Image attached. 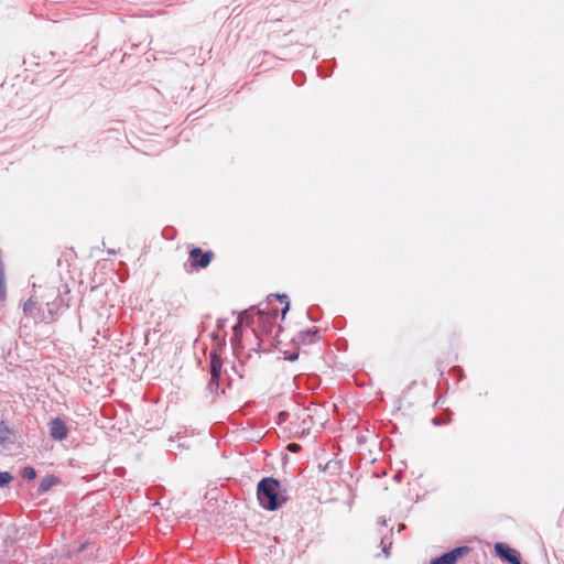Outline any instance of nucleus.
Instances as JSON below:
<instances>
[{"instance_id": "423d86ee", "label": "nucleus", "mask_w": 564, "mask_h": 564, "mask_svg": "<svg viewBox=\"0 0 564 564\" xmlns=\"http://www.w3.org/2000/svg\"><path fill=\"white\" fill-rule=\"evenodd\" d=\"M48 432L52 440L62 442L67 438L69 430L62 417L55 416L48 422Z\"/></svg>"}, {"instance_id": "6ab92c4d", "label": "nucleus", "mask_w": 564, "mask_h": 564, "mask_svg": "<svg viewBox=\"0 0 564 564\" xmlns=\"http://www.w3.org/2000/svg\"><path fill=\"white\" fill-rule=\"evenodd\" d=\"M299 358V352H290L284 357L285 360L295 361Z\"/></svg>"}, {"instance_id": "5701e85b", "label": "nucleus", "mask_w": 564, "mask_h": 564, "mask_svg": "<svg viewBox=\"0 0 564 564\" xmlns=\"http://www.w3.org/2000/svg\"><path fill=\"white\" fill-rule=\"evenodd\" d=\"M318 73H319V76H322V77H328L330 75V70L327 72V73H322V68L321 67H318Z\"/></svg>"}, {"instance_id": "412c9836", "label": "nucleus", "mask_w": 564, "mask_h": 564, "mask_svg": "<svg viewBox=\"0 0 564 564\" xmlns=\"http://www.w3.org/2000/svg\"><path fill=\"white\" fill-rule=\"evenodd\" d=\"M432 423H433L434 425H442V424L444 423V421H443L440 416H434V417L432 419Z\"/></svg>"}, {"instance_id": "9d476101", "label": "nucleus", "mask_w": 564, "mask_h": 564, "mask_svg": "<svg viewBox=\"0 0 564 564\" xmlns=\"http://www.w3.org/2000/svg\"><path fill=\"white\" fill-rule=\"evenodd\" d=\"M59 482V479L54 476V475H48V476H45L40 485H39V488H37V491L40 494H44L46 491H48L53 486H55L56 484Z\"/></svg>"}, {"instance_id": "2eb2a0df", "label": "nucleus", "mask_w": 564, "mask_h": 564, "mask_svg": "<svg viewBox=\"0 0 564 564\" xmlns=\"http://www.w3.org/2000/svg\"><path fill=\"white\" fill-rule=\"evenodd\" d=\"M305 75L303 72H295L292 79L296 86H302L304 83Z\"/></svg>"}, {"instance_id": "4be33fe9", "label": "nucleus", "mask_w": 564, "mask_h": 564, "mask_svg": "<svg viewBox=\"0 0 564 564\" xmlns=\"http://www.w3.org/2000/svg\"><path fill=\"white\" fill-rule=\"evenodd\" d=\"M289 308H290V302H286V304L284 305V307L282 308V312H281L282 313V317L285 316V314L288 313Z\"/></svg>"}, {"instance_id": "20e7f679", "label": "nucleus", "mask_w": 564, "mask_h": 564, "mask_svg": "<svg viewBox=\"0 0 564 564\" xmlns=\"http://www.w3.org/2000/svg\"><path fill=\"white\" fill-rule=\"evenodd\" d=\"M469 552L470 547L467 545L456 546L448 552L432 558L430 564H456L459 558H463Z\"/></svg>"}, {"instance_id": "a211bd4d", "label": "nucleus", "mask_w": 564, "mask_h": 564, "mask_svg": "<svg viewBox=\"0 0 564 564\" xmlns=\"http://www.w3.org/2000/svg\"><path fill=\"white\" fill-rule=\"evenodd\" d=\"M381 546H382V552L384 553L386 556H389L390 552V546L386 544V538H382L381 540Z\"/></svg>"}, {"instance_id": "b1692460", "label": "nucleus", "mask_w": 564, "mask_h": 564, "mask_svg": "<svg viewBox=\"0 0 564 564\" xmlns=\"http://www.w3.org/2000/svg\"><path fill=\"white\" fill-rule=\"evenodd\" d=\"M289 447L291 451H294L295 447H299V445L293 443V444H290Z\"/></svg>"}, {"instance_id": "f257e3e1", "label": "nucleus", "mask_w": 564, "mask_h": 564, "mask_svg": "<svg viewBox=\"0 0 564 564\" xmlns=\"http://www.w3.org/2000/svg\"><path fill=\"white\" fill-rule=\"evenodd\" d=\"M257 498L259 505L269 511L278 510L288 501L286 491L274 477H264L258 482Z\"/></svg>"}, {"instance_id": "1a4fd4ad", "label": "nucleus", "mask_w": 564, "mask_h": 564, "mask_svg": "<svg viewBox=\"0 0 564 564\" xmlns=\"http://www.w3.org/2000/svg\"><path fill=\"white\" fill-rule=\"evenodd\" d=\"M319 339V330L317 327L301 330L294 337V341L300 345H312Z\"/></svg>"}, {"instance_id": "0eeeda50", "label": "nucleus", "mask_w": 564, "mask_h": 564, "mask_svg": "<svg viewBox=\"0 0 564 564\" xmlns=\"http://www.w3.org/2000/svg\"><path fill=\"white\" fill-rule=\"evenodd\" d=\"M495 553L498 557L509 564H522L521 556L518 551L508 544L499 542L495 544Z\"/></svg>"}, {"instance_id": "7ed1b4c3", "label": "nucleus", "mask_w": 564, "mask_h": 564, "mask_svg": "<svg viewBox=\"0 0 564 564\" xmlns=\"http://www.w3.org/2000/svg\"><path fill=\"white\" fill-rule=\"evenodd\" d=\"M276 317V307H270L269 304H265L264 308L258 307L257 316H250V323L257 324L263 329V332L269 333L274 325Z\"/></svg>"}, {"instance_id": "4468645a", "label": "nucleus", "mask_w": 564, "mask_h": 564, "mask_svg": "<svg viewBox=\"0 0 564 564\" xmlns=\"http://www.w3.org/2000/svg\"><path fill=\"white\" fill-rule=\"evenodd\" d=\"M35 307H36V302H35V301H33V299H32V297H30L29 300H26V301L24 302V304H23V311H24L25 313H32V312H33V310H35Z\"/></svg>"}, {"instance_id": "dca6fc26", "label": "nucleus", "mask_w": 564, "mask_h": 564, "mask_svg": "<svg viewBox=\"0 0 564 564\" xmlns=\"http://www.w3.org/2000/svg\"><path fill=\"white\" fill-rule=\"evenodd\" d=\"M317 311H318V307H310L308 311H307V316L311 321L313 322H317L318 321V314H317Z\"/></svg>"}, {"instance_id": "f3484780", "label": "nucleus", "mask_w": 564, "mask_h": 564, "mask_svg": "<svg viewBox=\"0 0 564 564\" xmlns=\"http://www.w3.org/2000/svg\"><path fill=\"white\" fill-rule=\"evenodd\" d=\"M452 372L456 373L458 376V381L462 380L463 378V369L462 367L459 366H454L452 369H451Z\"/></svg>"}, {"instance_id": "393cba45", "label": "nucleus", "mask_w": 564, "mask_h": 564, "mask_svg": "<svg viewBox=\"0 0 564 564\" xmlns=\"http://www.w3.org/2000/svg\"><path fill=\"white\" fill-rule=\"evenodd\" d=\"M379 523H381L382 525H384V524H386V519H384V518H380V519H379Z\"/></svg>"}, {"instance_id": "9b49d317", "label": "nucleus", "mask_w": 564, "mask_h": 564, "mask_svg": "<svg viewBox=\"0 0 564 564\" xmlns=\"http://www.w3.org/2000/svg\"><path fill=\"white\" fill-rule=\"evenodd\" d=\"M12 434L11 430L4 424L0 423V445H4L9 441V436Z\"/></svg>"}, {"instance_id": "f03ea898", "label": "nucleus", "mask_w": 564, "mask_h": 564, "mask_svg": "<svg viewBox=\"0 0 564 564\" xmlns=\"http://www.w3.org/2000/svg\"><path fill=\"white\" fill-rule=\"evenodd\" d=\"M209 375L210 380L207 384V390L215 395L225 392L223 387V359L217 350H212L209 354Z\"/></svg>"}, {"instance_id": "aec40b11", "label": "nucleus", "mask_w": 564, "mask_h": 564, "mask_svg": "<svg viewBox=\"0 0 564 564\" xmlns=\"http://www.w3.org/2000/svg\"><path fill=\"white\" fill-rule=\"evenodd\" d=\"M281 303L286 304L289 302V297L286 294H275L274 295Z\"/></svg>"}, {"instance_id": "ddd939ff", "label": "nucleus", "mask_w": 564, "mask_h": 564, "mask_svg": "<svg viewBox=\"0 0 564 564\" xmlns=\"http://www.w3.org/2000/svg\"><path fill=\"white\" fill-rule=\"evenodd\" d=\"M13 480L9 471H0V488L7 487Z\"/></svg>"}, {"instance_id": "39448f33", "label": "nucleus", "mask_w": 564, "mask_h": 564, "mask_svg": "<svg viewBox=\"0 0 564 564\" xmlns=\"http://www.w3.org/2000/svg\"><path fill=\"white\" fill-rule=\"evenodd\" d=\"M213 257V251H204L199 247H194L189 250L191 267L194 269H205L212 262Z\"/></svg>"}, {"instance_id": "f8f14e48", "label": "nucleus", "mask_w": 564, "mask_h": 564, "mask_svg": "<svg viewBox=\"0 0 564 564\" xmlns=\"http://www.w3.org/2000/svg\"><path fill=\"white\" fill-rule=\"evenodd\" d=\"M21 476L26 480H32L36 477V470L31 466H25L21 470Z\"/></svg>"}, {"instance_id": "6e6552de", "label": "nucleus", "mask_w": 564, "mask_h": 564, "mask_svg": "<svg viewBox=\"0 0 564 564\" xmlns=\"http://www.w3.org/2000/svg\"><path fill=\"white\" fill-rule=\"evenodd\" d=\"M246 321L247 324L250 323V315L247 312H243L237 323L232 326V337H231V346L234 349V352L236 355L239 354V350L242 349L241 346V338H242V322Z\"/></svg>"}]
</instances>
